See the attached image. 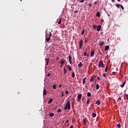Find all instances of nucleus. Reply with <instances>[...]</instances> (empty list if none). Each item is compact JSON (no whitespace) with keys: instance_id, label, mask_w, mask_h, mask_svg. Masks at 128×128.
<instances>
[{"instance_id":"33","label":"nucleus","mask_w":128,"mask_h":128,"mask_svg":"<svg viewBox=\"0 0 128 128\" xmlns=\"http://www.w3.org/2000/svg\"><path fill=\"white\" fill-rule=\"evenodd\" d=\"M94 78H90V82H94Z\"/></svg>"},{"instance_id":"58","label":"nucleus","mask_w":128,"mask_h":128,"mask_svg":"<svg viewBox=\"0 0 128 128\" xmlns=\"http://www.w3.org/2000/svg\"><path fill=\"white\" fill-rule=\"evenodd\" d=\"M93 78H96V76H93Z\"/></svg>"},{"instance_id":"4","label":"nucleus","mask_w":128,"mask_h":128,"mask_svg":"<svg viewBox=\"0 0 128 128\" xmlns=\"http://www.w3.org/2000/svg\"><path fill=\"white\" fill-rule=\"evenodd\" d=\"M83 42L82 40H80L79 43V50L82 48V46Z\"/></svg>"},{"instance_id":"57","label":"nucleus","mask_w":128,"mask_h":128,"mask_svg":"<svg viewBox=\"0 0 128 128\" xmlns=\"http://www.w3.org/2000/svg\"><path fill=\"white\" fill-rule=\"evenodd\" d=\"M112 74H116V72H112Z\"/></svg>"},{"instance_id":"36","label":"nucleus","mask_w":128,"mask_h":128,"mask_svg":"<svg viewBox=\"0 0 128 128\" xmlns=\"http://www.w3.org/2000/svg\"><path fill=\"white\" fill-rule=\"evenodd\" d=\"M68 58H69V60H72V57L70 56V55L68 56Z\"/></svg>"},{"instance_id":"60","label":"nucleus","mask_w":128,"mask_h":128,"mask_svg":"<svg viewBox=\"0 0 128 128\" xmlns=\"http://www.w3.org/2000/svg\"><path fill=\"white\" fill-rule=\"evenodd\" d=\"M96 4V2H95L94 4Z\"/></svg>"},{"instance_id":"5","label":"nucleus","mask_w":128,"mask_h":128,"mask_svg":"<svg viewBox=\"0 0 128 128\" xmlns=\"http://www.w3.org/2000/svg\"><path fill=\"white\" fill-rule=\"evenodd\" d=\"M60 64H61L60 68H62V66H64V59H62Z\"/></svg>"},{"instance_id":"38","label":"nucleus","mask_w":128,"mask_h":128,"mask_svg":"<svg viewBox=\"0 0 128 128\" xmlns=\"http://www.w3.org/2000/svg\"><path fill=\"white\" fill-rule=\"evenodd\" d=\"M84 34V30H83L82 32V34Z\"/></svg>"},{"instance_id":"12","label":"nucleus","mask_w":128,"mask_h":128,"mask_svg":"<svg viewBox=\"0 0 128 128\" xmlns=\"http://www.w3.org/2000/svg\"><path fill=\"white\" fill-rule=\"evenodd\" d=\"M94 50H92L91 52L90 56H94Z\"/></svg>"},{"instance_id":"32","label":"nucleus","mask_w":128,"mask_h":128,"mask_svg":"<svg viewBox=\"0 0 128 128\" xmlns=\"http://www.w3.org/2000/svg\"><path fill=\"white\" fill-rule=\"evenodd\" d=\"M53 88H54V90H56V85L54 84V85L53 86Z\"/></svg>"},{"instance_id":"37","label":"nucleus","mask_w":128,"mask_h":128,"mask_svg":"<svg viewBox=\"0 0 128 128\" xmlns=\"http://www.w3.org/2000/svg\"><path fill=\"white\" fill-rule=\"evenodd\" d=\"M117 126H118V128H120V124H117Z\"/></svg>"},{"instance_id":"47","label":"nucleus","mask_w":128,"mask_h":128,"mask_svg":"<svg viewBox=\"0 0 128 128\" xmlns=\"http://www.w3.org/2000/svg\"><path fill=\"white\" fill-rule=\"evenodd\" d=\"M68 122H69V120H68L66 121V124H68Z\"/></svg>"},{"instance_id":"42","label":"nucleus","mask_w":128,"mask_h":128,"mask_svg":"<svg viewBox=\"0 0 128 128\" xmlns=\"http://www.w3.org/2000/svg\"><path fill=\"white\" fill-rule=\"evenodd\" d=\"M66 94H68V91L66 90Z\"/></svg>"},{"instance_id":"7","label":"nucleus","mask_w":128,"mask_h":128,"mask_svg":"<svg viewBox=\"0 0 128 128\" xmlns=\"http://www.w3.org/2000/svg\"><path fill=\"white\" fill-rule=\"evenodd\" d=\"M45 60L46 61V66H48V62H50V59L46 58Z\"/></svg>"},{"instance_id":"25","label":"nucleus","mask_w":128,"mask_h":128,"mask_svg":"<svg viewBox=\"0 0 128 128\" xmlns=\"http://www.w3.org/2000/svg\"><path fill=\"white\" fill-rule=\"evenodd\" d=\"M64 74H66V72H68V70L64 68Z\"/></svg>"},{"instance_id":"63","label":"nucleus","mask_w":128,"mask_h":128,"mask_svg":"<svg viewBox=\"0 0 128 128\" xmlns=\"http://www.w3.org/2000/svg\"><path fill=\"white\" fill-rule=\"evenodd\" d=\"M88 56V54H87V56Z\"/></svg>"},{"instance_id":"64","label":"nucleus","mask_w":128,"mask_h":128,"mask_svg":"<svg viewBox=\"0 0 128 128\" xmlns=\"http://www.w3.org/2000/svg\"><path fill=\"white\" fill-rule=\"evenodd\" d=\"M102 22H104V20H102Z\"/></svg>"},{"instance_id":"48","label":"nucleus","mask_w":128,"mask_h":128,"mask_svg":"<svg viewBox=\"0 0 128 128\" xmlns=\"http://www.w3.org/2000/svg\"><path fill=\"white\" fill-rule=\"evenodd\" d=\"M88 6H92V3H90Z\"/></svg>"},{"instance_id":"19","label":"nucleus","mask_w":128,"mask_h":128,"mask_svg":"<svg viewBox=\"0 0 128 128\" xmlns=\"http://www.w3.org/2000/svg\"><path fill=\"white\" fill-rule=\"evenodd\" d=\"M92 116L93 118H96V113H93V114H92Z\"/></svg>"},{"instance_id":"3","label":"nucleus","mask_w":128,"mask_h":128,"mask_svg":"<svg viewBox=\"0 0 128 128\" xmlns=\"http://www.w3.org/2000/svg\"><path fill=\"white\" fill-rule=\"evenodd\" d=\"M98 67L99 68H104V62H102V60H101L99 64H98Z\"/></svg>"},{"instance_id":"40","label":"nucleus","mask_w":128,"mask_h":128,"mask_svg":"<svg viewBox=\"0 0 128 128\" xmlns=\"http://www.w3.org/2000/svg\"><path fill=\"white\" fill-rule=\"evenodd\" d=\"M62 112V110H60V108L58 109V112Z\"/></svg>"},{"instance_id":"17","label":"nucleus","mask_w":128,"mask_h":128,"mask_svg":"<svg viewBox=\"0 0 128 128\" xmlns=\"http://www.w3.org/2000/svg\"><path fill=\"white\" fill-rule=\"evenodd\" d=\"M104 42L102 41L100 43V46H104Z\"/></svg>"},{"instance_id":"55","label":"nucleus","mask_w":128,"mask_h":128,"mask_svg":"<svg viewBox=\"0 0 128 128\" xmlns=\"http://www.w3.org/2000/svg\"><path fill=\"white\" fill-rule=\"evenodd\" d=\"M74 128V126H70V128Z\"/></svg>"},{"instance_id":"20","label":"nucleus","mask_w":128,"mask_h":128,"mask_svg":"<svg viewBox=\"0 0 128 128\" xmlns=\"http://www.w3.org/2000/svg\"><path fill=\"white\" fill-rule=\"evenodd\" d=\"M98 88H100V85H98V84H96V90H98Z\"/></svg>"},{"instance_id":"8","label":"nucleus","mask_w":128,"mask_h":128,"mask_svg":"<svg viewBox=\"0 0 128 128\" xmlns=\"http://www.w3.org/2000/svg\"><path fill=\"white\" fill-rule=\"evenodd\" d=\"M78 67L79 68H82V62H80L79 64H78Z\"/></svg>"},{"instance_id":"28","label":"nucleus","mask_w":128,"mask_h":128,"mask_svg":"<svg viewBox=\"0 0 128 128\" xmlns=\"http://www.w3.org/2000/svg\"><path fill=\"white\" fill-rule=\"evenodd\" d=\"M98 28V26L96 25H94L93 26V28L96 29Z\"/></svg>"},{"instance_id":"31","label":"nucleus","mask_w":128,"mask_h":128,"mask_svg":"<svg viewBox=\"0 0 128 128\" xmlns=\"http://www.w3.org/2000/svg\"><path fill=\"white\" fill-rule=\"evenodd\" d=\"M120 4H116V8H118L119 6H120Z\"/></svg>"},{"instance_id":"13","label":"nucleus","mask_w":128,"mask_h":128,"mask_svg":"<svg viewBox=\"0 0 128 128\" xmlns=\"http://www.w3.org/2000/svg\"><path fill=\"white\" fill-rule=\"evenodd\" d=\"M96 104H98V106H100V101L98 100L96 102Z\"/></svg>"},{"instance_id":"24","label":"nucleus","mask_w":128,"mask_h":128,"mask_svg":"<svg viewBox=\"0 0 128 128\" xmlns=\"http://www.w3.org/2000/svg\"><path fill=\"white\" fill-rule=\"evenodd\" d=\"M68 66L69 70H72V68L70 67V65H68Z\"/></svg>"},{"instance_id":"22","label":"nucleus","mask_w":128,"mask_h":128,"mask_svg":"<svg viewBox=\"0 0 128 128\" xmlns=\"http://www.w3.org/2000/svg\"><path fill=\"white\" fill-rule=\"evenodd\" d=\"M62 24V18L58 22V24Z\"/></svg>"},{"instance_id":"56","label":"nucleus","mask_w":128,"mask_h":128,"mask_svg":"<svg viewBox=\"0 0 128 128\" xmlns=\"http://www.w3.org/2000/svg\"><path fill=\"white\" fill-rule=\"evenodd\" d=\"M112 2H114V0H112Z\"/></svg>"},{"instance_id":"62","label":"nucleus","mask_w":128,"mask_h":128,"mask_svg":"<svg viewBox=\"0 0 128 128\" xmlns=\"http://www.w3.org/2000/svg\"><path fill=\"white\" fill-rule=\"evenodd\" d=\"M57 60H58V57L57 58Z\"/></svg>"},{"instance_id":"1","label":"nucleus","mask_w":128,"mask_h":128,"mask_svg":"<svg viewBox=\"0 0 128 128\" xmlns=\"http://www.w3.org/2000/svg\"><path fill=\"white\" fill-rule=\"evenodd\" d=\"M64 110H70V101H68L66 102V104L65 106Z\"/></svg>"},{"instance_id":"14","label":"nucleus","mask_w":128,"mask_h":128,"mask_svg":"<svg viewBox=\"0 0 128 128\" xmlns=\"http://www.w3.org/2000/svg\"><path fill=\"white\" fill-rule=\"evenodd\" d=\"M108 48H110V46H105V50L106 51L108 50Z\"/></svg>"},{"instance_id":"44","label":"nucleus","mask_w":128,"mask_h":128,"mask_svg":"<svg viewBox=\"0 0 128 128\" xmlns=\"http://www.w3.org/2000/svg\"><path fill=\"white\" fill-rule=\"evenodd\" d=\"M50 76V74L48 73V74H47V76Z\"/></svg>"},{"instance_id":"2","label":"nucleus","mask_w":128,"mask_h":128,"mask_svg":"<svg viewBox=\"0 0 128 128\" xmlns=\"http://www.w3.org/2000/svg\"><path fill=\"white\" fill-rule=\"evenodd\" d=\"M51 37H52V32H50L49 36H46V42H48L50 40V38Z\"/></svg>"},{"instance_id":"45","label":"nucleus","mask_w":128,"mask_h":128,"mask_svg":"<svg viewBox=\"0 0 128 128\" xmlns=\"http://www.w3.org/2000/svg\"><path fill=\"white\" fill-rule=\"evenodd\" d=\"M98 80H100V77L98 76Z\"/></svg>"},{"instance_id":"10","label":"nucleus","mask_w":128,"mask_h":128,"mask_svg":"<svg viewBox=\"0 0 128 128\" xmlns=\"http://www.w3.org/2000/svg\"><path fill=\"white\" fill-rule=\"evenodd\" d=\"M43 96H46V88H44V90Z\"/></svg>"},{"instance_id":"35","label":"nucleus","mask_w":128,"mask_h":128,"mask_svg":"<svg viewBox=\"0 0 128 128\" xmlns=\"http://www.w3.org/2000/svg\"><path fill=\"white\" fill-rule=\"evenodd\" d=\"M84 2V0H80L79 1V2L82 3V2Z\"/></svg>"},{"instance_id":"52","label":"nucleus","mask_w":128,"mask_h":128,"mask_svg":"<svg viewBox=\"0 0 128 128\" xmlns=\"http://www.w3.org/2000/svg\"><path fill=\"white\" fill-rule=\"evenodd\" d=\"M118 100H122V98L120 97L118 98Z\"/></svg>"},{"instance_id":"41","label":"nucleus","mask_w":128,"mask_h":128,"mask_svg":"<svg viewBox=\"0 0 128 128\" xmlns=\"http://www.w3.org/2000/svg\"><path fill=\"white\" fill-rule=\"evenodd\" d=\"M88 54V53L86 52H84V56H86Z\"/></svg>"},{"instance_id":"51","label":"nucleus","mask_w":128,"mask_h":128,"mask_svg":"<svg viewBox=\"0 0 128 128\" xmlns=\"http://www.w3.org/2000/svg\"><path fill=\"white\" fill-rule=\"evenodd\" d=\"M85 42H88V40L85 39Z\"/></svg>"},{"instance_id":"30","label":"nucleus","mask_w":128,"mask_h":128,"mask_svg":"<svg viewBox=\"0 0 128 128\" xmlns=\"http://www.w3.org/2000/svg\"><path fill=\"white\" fill-rule=\"evenodd\" d=\"M86 119H84V120H83V122H84V124H86Z\"/></svg>"},{"instance_id":"49","label":"nucleus","mask_w":128,"mask_h":128,"mask_svg":"<svg viewBox=\"0 0 128 128\" xmlns=\"http://www.w3.org/2000/svg\"><path fill=\"white\" fill-rule=\"evenodd\" d=\"M69 62H70V64H72V60H69Z\"/></svg>"},{"instance_id":"50","label":"nucleus","mask_w":128,"mask_h":128,"mask_svg":"<svg viewBox=\"0 0 128 128\" xmlns=\"http://www.w3.org/2000/svg\"><path fill=\"white\" fill-rule=\"evenodd\" d=\"M86 80V78H84V79H83V80Z\"/></svg>"},{"instance_id":"21","label":"nucleus","mask_w":128,"mask_h":128,"mask_svg":"<svg viewBox=\"0 0 128 128\" xmlns=\"http://www.w3.org/2000/svg\"><path fill=\"white\" fill-rule=\"evenodd\" d=\"M49 116H54V113H50L49 114Z\"/></svg>"},{"instance_id":"16","label":"nucleus","mask_w":128,"mask_h":128,"mask_svg":"<svg viewBox=\"0 0 128 128\" xmlns=\"http://www.w3.org/2000/svg\"><path fill=\"white\" fill-rule=\"evenodd\" d=\"M51 102H52V98H50L48 102V104H51Z\"/></svg>"},{"instance_id":"54","label":"nucleus","mask_w":128,"mask_h":128,"mask_svg":"<svg viewBox=\"0 0 128 128\" xmlns=\"http://www.w3.org/2000/svg\"><path fill=\"white\" fill-rule=\"evenodd\" d=\"M62 86V84H60V85H59V88H60Z\"/></svg>"},{"instance_id":"11","label":"nucleus","mask_w":128,"mask_h":128,"mask_svg":"<svg viewBox=\"0 0 128 128\" xmlns=\"http://www.w3.org/2000/svg\"><path fill=\"white\" fill-rule=\"evenodd\" d=\"M82 94H79L78 96V100H82Z\"/></svg>"},{"instance_id":"43","label":"nucleus","mask_w":128,"mask_h":128,"mask_svg":"<svg viewBox=\"0 0 128 128\" xmlns=\"http://www.w3.org/2000/svg\"><path fill=\"white\" fill-rule=\"evenodd\" d=\"M86 84V80H83V84Z\"/></svg>"},{"instance_id":"27","label":"nucleus","mask_w":128,"mask_h":128,"mask_svg":"<svg viewBox=\"0 0 128 128\" xmlns=\"http://www.w3.org/2000/svg\"><path fill=\"white\" fill-rule=\"evenodd\" d=\"M108 66H106V69H105V72H108Z\"/></svg>"},{"instance_id":"26","label":"nucleus","mask_w":128,"mask_h":128,"mask_svg":"<svg viewBox=\"0 0 128 128\" xmlns=\"http://www.w3.org/2000/svg\"><path fill=\"white\" fill-rule=\"evenodd\" d=\"M120 8H122V10H124V6H122V5H120Z\"/></svg>"},{"instance_id":"29","label":"nucleus","mask_w":128,"mask_h":128,"mask_svg":"<svg viewBox=\"0 0 128 128\" xmlns=\"http://www.w3.org/2000/svg\"><path fill=\"white\" fill-rule=\"evenodd\" d=\"M90 98H88V100L86 102V104H90Z\"/></svg>"},{"instance_id":"15","label":"nucleus","mask_w":128,"mask_h":128,"mask_svg":"<svg viewBox=\"0 0 128 128\" xmlns=\"http://www.w3.org/2000/svg\"><path fill=\"white\" fill-rule=\"evenodd\" d=\"M126 81H124L122 85L120 86L121 88H124V85L126 84Z\"/></svg>"},{"instance_id":"6","label":"nucleus","mask_w":128,"mask_h":128,"mask_svg":"<svg viewBox=\"0 0 128 128\" xmlns=\"http://www.w3.org/2000/svg\"><path fill=\"white\" fill-rule=\"evenodd\" d=\"M101 28H102V26L101 25H98L97 26V32H100V30Z\"/></svg>"},{"instance_id":"9","label":"nucleus","mask_w":128,"mask_h":128,"mask_svg":"<svg viewBox=\"0 0 128 128\" xmlns=\"http://www.w3.org/2000/svg\"><path fill=\"white\" fill-rule=\"evenodd\" d=\"M124 98L125 100H128V94H124Z\"/></svg>"},{"instance_id":"59","label":"nucleus","mask_w":128,"mask_h":128,"mask_svg":"<svg viewBox=\"0 0 128 128\" xmlns=\"http://www.w3.org/2000/svg\"><path fill=\"white\" fill-rule=\"evenodd\" d=\"M118 2H120V0H117Z\"/></svg>"},{"instance_id":"61","label":"nucleus","mask_w":128,"mask_h":128,"mask_svg":"<svg viewBox=\"0 0 128 128\" xmlns=\"http://www.w3.org/2000/svg\"><path fill=\"white\" fill-rule=\"evenodd\" d=\"M92 86H94V84H92Z\"/></svg>"},{"instance_id":"53","label":"nucleus","mask_w":128,"mask_h":128,"mask_svg":"<svg viewBox=\"0 0 128 128\" xmlns=\"http://www.w3.org/2000/svg\"><path fill=\"white\" fill-rule=\"evenodd\" d=\"M74 14H76V12H78V10H76V11H74Z\"/></svg>"},{"instance_id":"23","label":"nucleus","mask_w":128,"mask_h":128,"mask_svg":"<svg viewBox=\"0 0 128 128\" xmlns=\"http://www.w3.org/2000/svg\"><path fill=\"white\" fill-rule=\"evenodd\" d=\"M96 16H100V12H98L96 14Z\"/></svg>"},{"instance_id":"46","label":"nucleus","mask_w":128,"mask_h":128,"mask_svg":"<svg viewBox=\"0 0 128 128\" xmlns=\"http://www.w3.org/2000/svg\"><path fill=\"white\" fill-rule=\"evenodd\" d=\"M62 96L64 97V92H62Z\"/></svg>"},{"instance_id":"39","label":"nucleus","mask_w":128,"mask_h":128,"mask_svg":"<svg viewBox=\"0 0 128 128\" xmlns=\"http://www.w3.org/2000/svg\"><path fill=\"white\" fill-rule=\"evenodd\" d=\"M103 76H104V78H106V73H104L103 74Z\"/></svg>"},{"instance_id":"18","label":"nucleus","mask_w":128,"mask_h":128,"mask_svg":"<svg viewBox=\"0 0 128 128\" xmlns=\"http://www.w3.org/2000/svg\"><path fill=\"white\" fill-rule=\"evenodd\" d=\"M90 96H92V94L90 92H88L87 93V96L90 97Z\"/></svg>"},{"instance_id":"34","label":"nucleus","mask_w":128,"mask_h":128,"mask_svg":"<svg viewBox=\"0 0 128 128\" xmlns=\"http://www.w3.org/2000/svg\"><path fill=\"white\" fill-rule=\"evenodd\" d=\"M72 78H74V72H73L72 73Z\"/></svg>"}]
</instances>
